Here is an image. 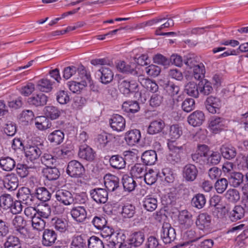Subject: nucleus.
<instances>
[{"label": "nucleus", "mask_w": 248, "mask_h": 248, "mask_svg": "<svg viewBox=\"0 0 248 248\" xmlns=\"http://www.w3.org/2000/svg\"><path fill=\"white\" fill-rule=\"evenodd\" d=\"M66 172L71 177L81 178L85 175V169L81 163L73 160L68 163Z\"/></svg>", "instance_id": "obj_1"}, {"label": "nucleus", "mask_w": 248, "mask_h": 248, "mask_svg": "<svg viewBox=\"0 0 248 248\" xmlns=\"http://www.w3.org/2000/svg\"><path fill=\"white\" fill-rule=\"evenodd\" d=\"M43 144L40 143L37 145H28L24 148L25 156L27 159L30 160L32 164H36V161L42 153Z\"/></svg>", "instance_id": "obj_2"}, {"label": "nucleus", "mask_w": 248, "mask_h": 248, "mask_svg": "<svg viewBox=\"0 0 248 248\" xmlns=\"http://www.w3.org/2000/svg\"><path fill=\"white\" fill-rule=\"evenodd\" d=\"M134 153L130 151H126L124 152L125 158H124L119 155H113L109 159L110 165L113 168L120 170L125 168L126 165L125 159L132 156Z\"/></svg>", "instance_id": "obj_3"}, {"label": "nucleus", "mask_w": 248, "mask_h": 248, "mask_svg": "<svg viewBox=\"0 0 248 248\" xmlns=\"http://www.w3.org/2000/svg\"><path fill=\"white\" fill-rule=\"evenodd\" d=\"M17 195L18 198L27 205H35L37 204L35 193H31V190L28 187L21 188Z\"/></svg>", "instance_id": "obj_4"}, {"label": "nucleus", "mask_w": 248, "mask_h": 248, "mask_svg": "<svg viewBox=\"0 0 248 248\" xmlns=\"http://www.w3.org/2000/svg\"><path fill=\"white\" fill-rule=\"evenodd\" d=\"M78 156L84 160L92 162L95 158L96 152L86 144H81L79 146Z\"/></svg>", "instance_id": "obj_5"}, {"label": "nucleus", "mask_w": 248, "mask_h": 248, "mask_svg": "<svg viewBox=\"0 0 248 248\" xmlns=\"http://www.w3.org/2000/svg\"><path fill=\"white\" fill-rule=\"evenodd\" d=\"M161 237L165 244H169L176 238L175 229L169 223H164L161 230Z\"/></svg>", "instance_id": "obj_6"}, {"label": "nucleus", "mask_w": 248, "mask_h": 248, "mask_svg": "<svg viewBox=\"0 0 248 248\" xmlns=\"http://www.w3.org/2000/svg\"><path fill=\"white\" fill-rule=\"evenodd\" d=\"M12 225L15 230L23 238L27 236L28 231L26 228V221L21 216H16L12 220Z\"/></svg>", "instance_id": "obj_7"}, {"label": "nucleus", "mask_w": 248, "mask_h": 248, "mask_svg": "<svg viewBox=\"0 0 248 248\" xmlns=\"http://www.w3.org/2000/svg\"><path fill=\"white\" fill-rule=\"evenodd\" d=\"M198 174L197 167L193 164L185 165L182 170L183 178L186 182H192L196 180Z\"/></svg>", "instance_id": "obj_8"}, {"label": "nucleus", "mask_w": 248, "mask_h": 248, "mask_svg": "<svg viewBox=\"0 0 248 248\" xmlns=\"http://www.w3.org/2000/svg\"><path fill=\"white\" fill-rule=\"evenodd\" d=\"M90 194L94 201L98 204H104L108 200V192L102 188H95L90 191Z\"/></svg>", "instance_id": "obj_9"}, {"label": "nucleus", "mask_w": 248, "mask_h": 248, "mask_svg": "<svg viewBox=\"0 0 248 248\" xmlns=\"http://www.w3.org/2000/svg\"><path fill=\"white\" fill-rule=\"evenodd\" d=\"M55 198L57 202L64 205L73 204V194L69 191L59 190L56 192Z\"/></svg>", "instance_id": "obj_10"}, {"label": "nucleus", "mask_w": 248, "mask_h": 248, "mask_svg": "<svg viewBox=\"0 0 248 248\" xmlns=\"http://www.w3.org/2000/svg\"><path fill=\"white\" fill-rule=\"evenodd\" d=\"M225 119L217 116L212 117L209 121V128L215 134H217L226 127Z\"/></svg>", "instance_id": "obj_11"}, {"label": "nucleus", "mask_w": 248, "mask_h": 248, "mask_svg": "<svg viewBox=\"0 0 248 248\" xmlns=\"http://www.w3.org/2000/svg\"><path fill=\"white\" fill-rule=\"evenodd\" d=\"M104 179L105 187L108 191L113 192L120 188V180L116 176L107 174Z\"/></svg>", "instance_id": "obj_12"}, {"label": "nucleus", "mask_w": 248, "mask_h": 248, "mask_svg": "<svg viewBox=\"0 0 248 248\" xmlns=\"http://www.w3.org/2000/svg\"><path fill=\"white\" fill-rule=\"evenodd\" d=\"M204 104L206 109L210 113L215 114L219 111L221 102L219 98L211 95L206 98Z\"/></svg>", "instance_id": "obj_13"}, {"label": "nucleus", "mask_w": 248, "mask_h": 248, "mask_svg": "<svg viewBox=\"0 0 248 248\" xmlns=\"http://www.w3.org/2000/svg\"><path fill=\"white\" fill-rule=\"evenodd\" d=\"M116 67L118 70L125 74H130L135 77L138 76L137 67L134 63L129 64H127L124 61H121L117 63Z\"/></svg>", "instance_id": "obj_14"}, {"label": "nucleus", "mask_w": 248, "mask_h": 248, "mask_svg": "<svg viewBox=\"0 0 248 248\" xmlns=\"http://www.w3.org/2000/svg\"><path fill=\"white\" fill-rule=\"evenodd\" d=\"M192 215L187 210H184L180 212L178 221L182 228L185 229L190 228L193 223Z\"/></svg>", "instance_id": "obj_15"}, {"label": "nucleus", "mask_w": 248, "mask_h": 248, "mask_svg": "<svg viewBox=\"0 0 248 248\" xmlns=\"http://www.w3.org/2000/svg\"><path fill=\"white\" fill-rule=\"evenodd\" d=\"M204 121V114L200 110L195 111L187 117L188 124L194 127L201 125Z\"/></svg>", "instance_id": "obj_16"}, {"label": "nucleus", "mask_w": 248, "mask_h": 248, "mask_svg": "<svg viewBox=\"0 0 248 248\" xmlns=\"http://www.w3.org/2000/svg\"><path fill=\"white\" fill-rule=\"evenodd\" d=\"M122 93H137L139 92L138 85L135 81H123L119 85Z\"/></svg>", "instance_id": "obj_17"}, {"label": "nucleus", "mask_w": 248, "mask_h": 248, "mask_svg": "<svg viewBox=\"0 0 248 248\" xmlns=\"http://www.w3.org/2000/svg\"><path fill=\"white\" fill-rule=\"evenodd\" d=\"M110 125L114 130L122 131L125 128V121L121 115L114 114L110 120Z\"/></svg>", "instance_id": "obj_18"}, {"label": "nucleus", "mask_w": 248, "mask_h": 248, "mask_svg": "<svg viewBox=\"0 0 248 248\" xmlns=\"http://www.w3.org/2000/svg\"><path fill=\"white\" fill-rule=\"evenodd\" d=\"M19 181L18 177L15 173L7 174L4 181V187L9 190H15L18 187Z\"/></svg>", "instance_id": "obj_19"}, {"label": "nucleus", "mask_w": 248, "mask_h": 248, "mask_svg": "<svg viewBox=\"0 0 248 248\" xmlns=\"http://www.w3.org/2000/svg\"><path fill=\"white\" fill-rule=\"evenodd\" d=\"M57 237V235L54 230L45 229L43 234L42 244L45 246H51L54 244Z\"/></svg>", "instance_id": "obj_20"}, {"label": "nucleus", "mask_w": 248, "mask_h": 248, "mask_svg": "<svg viewBox=\"0 0 248 248\" xmlns=\"http://www.w3.org/2000/svg\"><path fill=\"white\" fill-rule=\"evenodd\" d=\"M71 215L74 220L79 223L83 222L87 218V212L83 206H77L71 210Z\"/></svg>", "instance_id": "obj_21"}, {"label": "nucleus", "mask_w": 248, "mask_h": 248, "mask_svg": "<svg viewBox=\"0 0 248 248\" xmlns=\"http://www.w3.org/2000/svg\"><path fill=\"white\" fill-rule=\"evenodd\" d=\"M140 130L134 129L125 133L124 139L129 145L133 146L140 141Z\"/></svg>", "instance_id": "obj_22"}, {"label": "nucleus", "mask_w": 248, "mask_h": 248, "mask_svg": "<svg viewBox=\"0 0 248 248\" xmlns=\"http://www.w3.org/2000/svg\"><path fill=\"white\" fill-rule=\"evenodd\" d=\"M15 159L10 156H2L0 158V168L4 171H12L16 167Z\"/></svg>", "instance_id": "obj_23"}, {"label": "nucleus", "mask_w": 248, "mask_h": 248, "mask_svg": "<svg viewBox=\"0 0 248 248\" xmlns=\"http://www.w3.org/2000/svg\"><path fill=\"white\" fill-rule=\"evenodd\" d=\"M211 221V216L206 213H203L199 215L196 224L200 230H203L209 226Z\"/></svg>", "instance_id": "obj_24"}, {"label": "nucleus", "mask_w": 248, "mask_h": 248, "mask_svg": "<svg viewBox=\"0 0 248 248\" xmlns=\"http://www.w3.org/2000/svg\"><path fill=\"white\" fill-rule=\"evenodd\" d=\"M43 112L45 116L47 119L49 118L51 120H55L61 116L62 110L56 107L48 106L44 108Z\"/></svg>", "instance_id": "obj_25"}, {"label": "nucleus", "mask_w": 248, "mask_h": 248, "mask_svg": "<svg viewBox=\"0 0 248 248\" xmlns=\"http://www.w3.org/2000/svg\"><path fill=\"white\" fill-rule=\"evenodd\" d=\"M145 240V235L141 231L136 232L132 233L129 239L131 247H139L140 246Z\"/></svg>", "instance_id": "obj_26"}, {"label": "nucleus", "mask_w": 248, "mask_h": 248, "mask_svg": "<svg viewBox=\"0 0 248 248\" xmlns=\"http://www.w3.org/2000/svg\"><path fill=\"white\" fill-rule=\"evenodd\" d=\"M34 121L36 127L39 130H44L51 126V123L45 116L36 117Z\"/></svg>", "instance_id": "obj_27"}, {"label": "nucleus", "mask_w": 248, "mask_h": 248, "mask_svg": "<svg viewBox=\"0 0 248 248\" xmlns=\"http://www.w3.org/2000/svg\"><path fill=\"white\" fill-rule=\"evenodd\" d=\"M53 83L50 79L44 78L37 81L36 88L40 92L48 93L52 91Z\"/></svg>", "instance_id": "obj_28"}, {"label": "nucleus", "mask_w": 248, "mask_h": 248, "mask_svg": "<svg viewBox=\"0 0 248 248\" xmlns=\"http://www.w3.org/2000/svg\"><path fill=\"white\" fill-rule=\"evenodd\" d=\"M142 162L146 165H152L157 160V155L155 150H148L144 152L141 156Z\"/></svg>", "instance_id": "obj_29"}, {"label": "nucleus", "mask_w": 248, "mask_h": 248, "mask_svg": "<svg viewBox=\"0 0 248 248\" xmlns=\"http://www.w3.org/2000/svg\"><path fill=\"white\" fill-rule=\"evenodd\" d=\"M98 72L100 74V81L103 84H108L110 82L113 78V73L108 68L105 66L102 67Z\"/></svg>", "instance_id": "obj_30"}, {"label": "nucleus", "mask_w": 248, "mask_h": 248, "mask_svg": "<svg viewBox=\"0 0 248 248\" xmlns=\"http://www.w3.org/2000/svg\"><path fill=\"white\" fill-rule=\"evenodd\" d=\"M16 166V172L21 178H25L29 175V169H36L38 167L34 162L29 166L22 163H17Z\"/></svg>", "instance_id": "obj_31"}, {"label": "nucleus", "mask_w": 248, "mask_h": 248, "mask_svg": "<svg viewBox=\"0 0 248 248\" xmlns=\"http://www.w3.org/2000/svg\"><path fill=\"white\" fill-rule=\"evenodd\" d=\"M54 228L61 232H65L68 227V222L65 218L54 217L51 220Z\"/></svg>", "instance_id": "obj_32"}, {"label": "nucleus", "mask_w": 248, "mask_h": 248, "mask_svg": "<svg viewBox=\"0 0 248 248\" xmlns=\"http://www.w3.org/2000/svg\"><path fill=\"white\" fill-rule=\"evenodd\" d=\"M47 97L45 94H34V95L28 98V102L36 107L44 106L46 104Z\"/></svg>", "instance_id": "obj_33"}, {"label": "nucleus", "mask_w": 248, "mask_h": 248, "mask_svg": "<svg viewBox=\"0 0 248 248\" xmlns=\"http://www.w3.org/2000/svg\"><path fill=\"white\" fill-rule=\"evenodd\" d=\"M220 150L222 156L229 160L234 158L237 154L235 148L231 145H223L221 147Z\"/></svg>", "instance_id": "obj_34"}, {"label": "nucleus", "mask_w": 248, "mask_h": 248, "mask_svg": "<svg viewBox=\"0 0 248 248\" xmlns=\"http://www.w3.org/2000/svg\"><path fill=\"white\" fill-rule=\"evenodd\" d=\"M122 183L124 191L128 192L134 191L137 186V183L133 178L127 175L123 176Z\"/></svg>", "instance_id": "obj_35"}, {"label": "nucleus", "mask_w": 248, "mask_h": 248, "mask_svg": "<svg viewBox=\"0 0 248 248\" xmlns=\"http://www.w3.org/2000/svg\"><path fill=\"white\" fill-rule=\"evenodd\" d=\"M246 210L241 205H235L230 212L229 217L232 221H236L244 217Z\"/></svg>", "instance_id": "obj_36"}, {"label": "nucleus", "mask_w": 248, "mask_h": 248, "mask_svg": "<svg viewBox=\"0 0 248 248\" xmlns=\"http://www.w3.org/2000/svg\"><path fill=\"white\" fill-rule=\"evenodd\" d=\"M165 125V123L162 120L154 121L148 126L147 132L151 135L158 133L162 131Z\"/></svg>", "instance_id": "obj_37"}, {"label": "nucleus", "mask_w": 248, "mask_h": 248, "mask_svg": "<svg viewBox=\"0 0 248 248\" xmlns=\"http://www.w3.org/2000/svg\"><path fill=\"white\" fill-rule=\"evenodd\" d=\"M34 193L37 200H39L42 202L48 201L51 198V193L44 187H39L36 188Z\"/></svg>", "instance_id": "obj_38"}, {"label": "nucleus", "mask_w": 248, "mask_h": 248, "mask_svg": "<svg viewBox=\"0 0 248 248\" xmlns=\"http://www.w3.org/2000/svg\"><path fill=\"white\" fill-rule=\"evenodd\" d=\"M64 134L60 130H56L50 133L48 136V140L51 143L56 145L61 144L63 140Z\"/></svg>", "instance_id": "obj_39"}, {"label": "nucleus", "mask_w": 248, "mask_h": 248, "mask_svg": "<svg viewBox=\"0 0 248 248\" xmlns=\"http://www.w3.org/2000/svg\"><path fill=\"white\" fill-rule=\"evenodd\" d=\"M58 158L51 154L44 153L41 157V161L46 168L55 166L57 163Z\"/></svg>", "instance_id": "obj_40"}, {"label": "nucleus", "mask_w": 248, "mask_h": 248, "mask_svg": "<svg viewBox=\"0 0 248 248\" xmlns=\"http://www.w3.org/2000/svg\"><path fill=\"white\" fill-rule=\"evenodd\" d=\"M182 147H178V152L176 151H171L166 155V161L168 163L172 165L178 164L181 162V155L180 150Z\"/></svg>", "instance_id": "obj_41"}, {"label": "nucleus", "mask_w": 248, "mask_h": 248, "mask_svg": "<svg viewBox=\"0 0 248 248\" xmlns=\"http://www.w3.org/2000/svg\"><path fill=\"white\" fill-rule=\"evenodd\" d=\"M46 177L49 180H57L60 175V172L55 166L47 167L44 170Z\"/></svg>", "instance_id": "obj_42"}, {"label": "nucleus", "mask_w": 248, "mask_h": 248, "mask_svg": "<svg viewBox=\"0 0 248 248\" xmlns=\"http://www.w3.org/2000/svg\"><path fill=\"white\" fill-rule=\"evenodd\" d=\"M206 202L205 196L201 193L196 194L191 200L192 205L199 209L202 208Z\"/></svg>", "instance_id": "obj_43"}, {"label": "nucleus", "mask_w": 248, "mask_h": 248, "mask_svg": "<svg viewBox=\"0 0 248 248\" xmlns=\"http://www.w3.org/2000/svg\"><path fill=\"white\" fill-rule=\"evenodd\" d=\"M88 236L86 234L75 235L72 239L71 246L86 247Z\"/></svg>", "instance_id": "obj_44"}, {"label": "nucleus", "mask_w": 248, "mask_h": 248, "mask_svg": "<svg viewBox=\"0 0 248 248\" xmlns=\"http://www.w3.org/2000/svg\"><path fill=\"white\" fill-rule=\"evenodd\" d=\"M12 204V206L10 207L11 212H7L4 213L6 220H8V219H10L12 214H18L22 211L23 206L20 201H13V203Z\"/></svg>", "instance_id": "obj_45"}, {"label": "nucleus", "mask_w": 248, "mask_h": 248, "mask_svg": "<svg viewBox=\"0 0 248 248\" xmlns=\"http://www.w3.org/2000/svg\"><path fill=\"white\" fill-rule=\"evenodd\" d=\"M145 167L141 164H136L132 167L131 174L137 178H141L145 174Z\"/></svg>", "instance_id": "obj_46"}, {"label": "nucleus", "mask_w": 248, "mask_h": 248, "mask_svg": "<svg viewBox=\"0 0 248 248\" xmlns=\"http://www.w3.org/2000/svg\"><path fill=\"white\" fill-rule=\"evenodd\" d=\"M144 208L148 211L153 212L157 206V201L156 198L147 196L143 202Z\"/></svg>", "instance_id": "obj_47"}, {"label": "nucleus", "mask_w": 248, "mask_h": 248, "mask_svg": "<svg viewBox=\"0 0 248 248\" xmlns=\"http://www.w3.org/2000/svg\"><path fill=\"white\" fill-rule=\"evenodd\" d=\"M5 248H21L19 239L14 235H10L4 243Z\"/></svg>", "instance_id": "obj_48"}, {"label": "nucleus", "mask_w": 248, "mask_h": 248, "mask_svg": "<svg viewBox=\"0 0 248 248\" xmlns=\"http://www.w3.org/2000/svg\"><path fill=\"white\" fill-rule=\"evenodd\" d=\"M113 139L112 135L103 133L98 135L96 142L99 144L100 148L105 147Z\"/></svg>", "instance_id": "obj_49"}, {"label": "nucleus", "mask_w": 248, "mask_h": 248, "mask_svg": "<svg viewBox=\"0 0 248 248\" xmlns=\"http://www.w3.org/2000/svg\"><path fill=\"white\" fill-rule=\"evenodd\" d=\"M86 86V81H82L81 82L72 81L68 82L67 83V86L73 93H76L78 91H82Z\"/></svg>", "instance_id": "obj_50"}, {"label": "nucleus", "mask_w": 248, "mask_h": 248, "mask_svg": "<svg viewBox=\"0 0 248 248\" xmlns=\"http://www.w3.org/2000/svg\"><path fill=\"white\" fill-rule=\"evenodd\" d=\"M122 214L124 218L133 217L136 214V208L134 205L127 203L122 208Z\"/></svg>", "instance_id": "obj_51"}, {"label": "nucleus", "mask_w": 248, "mask_h": 248, "mask_svg": "<svg viewBox=\"0 0 248 248\" xmlns=\"http://www.w3.org/2000/svg\"><path fill=\"white\" fill-rule=\"evenodd\" d=\"M193 76L196 79L201 80L204 77L205 70L204 65L201 63L193 67Z\"/></svg>", "instance_id": "obj_52"}, {"label": "nucleus", "mask_w": 248, "mask_h": 248, "mask_svg": "<svg viewBox=\"0 0 248 248\" xmlns=\"http://www.w3.org/2000/svg\"><path fill=\"white\" fill-rule=\"evenodd\" d=\"M34 116V113L31 110H24L20 114L18 118L21 122L27 124L33 121Z\"/></svg>", "instance_id": "obj_53"}, {"label": "nucleus", "mask_w": 248, "mask_h": 248, "mask_svg": "<svg viewBox=\"0 0 248 248\" xmlns=\"http://www.w3.org/2000/svg\"><path fill=\"white\" fill-rule=\"evenodd\" d=\"M36 213L39 217L47 218L51 215V207L48 204L45 203L39 206V208L37 209Z\"/></svg>", "instance_id": "obj_54"}, {"label": "nucleus", "mask_w": 248, "mask_h": 248, "mask_svg": "<svg viewBox=\"0 0 248 248\" xmlns=\"http://www.w3.org/2000/svg\"><path fill=\"white\" fill-rule=\"evenodd\" d=\"M157 175L158 172L156 171L150 169L144 175V181L147 185H152L156 181Z\"/></svg>", "instance_id": "obj_55"}, {"label": "nucleus", "mask_w": 248, "mask_h": 248, "mask_svg": "<svg viewBox=\"0 0 248 248\" xmlns=\"http://www.w3.org/2000/svg\"><path fill=\"white\" fill-rule=\"evenodd\" d=\"M225 196L228 201L232 203H235L240 200L239 192L235 189H229Z\"/></svg>", "instance_id": "obj_56"}, {"label": "nucleus", "mask_w": 248, "mask_h": 248, "mask_svg": "<svg viewBox=\"0 0 248 248\" xmlns=\"http://www.w3.org/2000/svg\"><path fill=\"white\" fill-rule=\"evenodd\" d=\"M153 61L155 63L164 66H167L170 64L169 58L159 53H157L153 56Z\"/></svg>", "instance_id": "obj_57"}, {"label": "nucleus", "mask_w": 248, "mask_h": 248, "mask_svg": "<svg viewBox=\"0 0 248 248\" xmlns=\"http://www.w3.org/2000/svg\"><path fill=\"white\" fill-rule=\"evenodd\" d=\"M221 157L217 152H212L209 154L206 158V163L209 165H215L218 164L220 161Z\"/></svg>", "instance_id": "obj_58"}, {"label": "nucleus", "mask_w": 248, "mask_h": 248, "mask_svg": "<svg viewBox=\"0 0 248 248\" xmlns=\"http://www.w3.org/2000/svg\"><path fill=\"white\" fill-rule=\"evenodd\" d=\"M125 111L129 113H135L140 110L139 103L137 101H132L124 103Z\"/></svg>", "instance_id": "obj_59"}, {"label": "nucleus", "mask_w": 248, "mask_h": 248, "mask_svg": "<svg viewBox=\"0 0 248 248\" xmlns=\"http://www.w3.org/2000/svg\"><path fill=\"white\" fill-rule=\"evenodd\" d=\"M88 248H104L102 240L95 236L88 237Z\"/></svg>", "instance_id": "obj_60"}, {"label": "nucleus", "mask_w": 248, "mask_h": 248, "mask_svg": "<svg viewBox=\"0 0 248 248\" xmlns=\"http://www.w3.org/2000/svg\"><path fill=\"white\" fill-rule=\"evenodd\" d=\"M229 181L233 186L237 187L243 181V175L240 172L233 173L229 178Z\"/></svg>", "instance_id": "obj_61"}, {"label": "nucleus", "mask_w": 248, "mask_h": 248, "mask_svg": "<svg viewBox=\"0 0 248 248\" xmlns=\"http://www.w3.org/2000/svg\"><path fill=\"white\" fill-rule=\"evenodd\" d=\"M228 182L226 178L217 180L215 184V188L218 193L222 194L226 189Z\"/></svg>", "instance_id": "obj_62"}, {"label": "nucleus", "mask_w": 248, "mask_h": 248, "mask_svg": "<svg viewBox=\"0 0 248 248\" xmlns=\"http://www.w3.org/2000/svg\"><path fill=\"white\" fill-rule=\"evenodd\" d=\"M46 223V221L39 217H33L31 220L33 228L38 231H41L44 229Z\"/></svg>", "instance_id": "obj_63"}, {"label": "nucleus", "mask_w": 248, "mask_h": 248, "mask_svg": "<svg viewBox=\"0 0 248 248\" xmlns=\"http://www.w3.org/2000/svg\"><path fill=\"white\" fill-rule=\"evenodd\" d=\"M145 248H161L158 239L154 236H150L145 241Z\"/></svg>", "instance_id": "obj_64"}]
</instances>
